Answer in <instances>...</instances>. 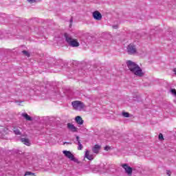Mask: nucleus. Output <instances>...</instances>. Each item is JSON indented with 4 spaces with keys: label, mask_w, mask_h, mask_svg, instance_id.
<instances>
[{
    "label": "nucleus",
    "mask_w": 176,
    "mask_h": 176,
    "mask_svg": "<svg viewBox=\"0 0 176 176\" xmlns=\"http://www.w3.org/2000/svg\"><path fill=\"white\" fill-rule=\"evenodd\" d=\"M126 65L133 75L139 76L140 78H142V76L145 75V73L142 72V69H141L140 65H137L135 63L131 60H128L126 62Z\"/></svg>",
    "instance_id": "nucleus-1"
},
{
    "label": "nucleus",
    "mask_w": 176,
    "mask_h": 176,
    "mask_svg": "<svg viewBox=\"0 0 176 176\" xmlns=\"http://www.w3.org/2000/svg\"><path fill=\"white\" fill-rule=\"evenodd\" d=\"M64 37L65 39V41L69 45V46H71V47H79L80 43L79 41H78V39L72 38V36L68 33L64 34Z\"/></svg>",
    "instance_id": "nucleus-2"
},
{
    "label": "nucleus",
    "mask_w": 176,
    "mask_h": 176,
    "mask_svg": "<svg viewBox=\"0 0 176 176\" xmlns=\"http://www.w3.org/2000/svg\"><path fill=\"white\" fill-rule=\"evenodd\" d=\"M92 173H105V165H91Z\"/></svg>",
    "instance_id": "nucleus-3"
},
{
    "label": "nucleus",
    "mask_w": 176,
    "mask_h": 176,
    "mask_svg": "<svg viewBox=\"0 0 176 176\" xmlns=\"http://www.w3.org/2000/svg\"><path fill=\"white\" fill-rule=\"evenodd\" d=\"M72 105L74 109H76V111H82V109L85 108V104L78 100L72 102Z\"/></svg>",
    "instance_id": "nucleus-4"
},
{
    "label": "nucleus",
    "mask_w": 176,
    "mask_h": 176,
    "mask_svg": "<svg viewBox=\"0 0 176 176\" xmlns=\"http://www.w3.org/2000/svg\"><path fill=\"white\" fill-rule=\"evenodd\" d=\"M126 52L128 54H136L137 47L134 44H129L126 47Z\"/></svg>",
    "instance_id": "nucleus-5"
},
{
    "label": "nucleus",
    "mask_w": 176,
    "mask_h": 176,
    "mask_svg": "<svg viewBox=\"0 0 176 176\" xmlns=\"http://www.w3.org/2000/svg\"><path fill=\"white\" fill-rule=\"evenodd\" d=\"M63 153L65 155L66 157H67V159H69L72 162H78V160L75 158V157L74 156V154L72 153L71 151H63Z\"/></svg>",
    "instance_id": "nucleus-6"
},
{
    "label": "nucleus",
    "mask_w": 176,
    "mask_h": 176,
    "mask_svg": "<svg viewBox=\"0 0 176 176\" xmlns=\"http://www.w3.org/2000/svg\"><path fill=\"white\" fill-rule=\"evenodd\" d=\"M122 168L125 170V173L127 174L129 176H131L133 174V168L130 167L127 164H122Z\"/></svg>",
    "instance_id": "nucleus-7"
},
{
    "label": "nucleus",
    "mask_w": 176,
    "mask_h": 176,
    "mask_svg": "<svg viewBox=\"0 0 176 176\" xmlns=\"http://www.w3.org/2000/svg\"><path fill=\"white\" fill-rule=\"evenodd\" d=\"M92 16L94 19V20H97L98 21H100L102 19V15L101 13L98 11H95L92 13Z\"/></svg>",
    "instance_id": "nucleus-8"
},
{
    "label": "nucleus",
    "mask_w": 176,
    "mask_h": 176,
    "mask_svg": "<svg viewBox=\"0 0 176 176\" xmlns=\"http://www.w3.org/2000/svg\"><path fill=\"white\" fill-rule=\"evenodd\" d=\"M100 149H101V146L100 144H95L92 148V152H94V153L98 154L100 153Z\"/></svg>",
    "instance_id": "nucleus-9"
},
{
    "label": "nucleus",
    "mask_w": 176,
    "mask_h": 176,
    "mask_svg": "<svg viewBox=\"0 0 176 176\" xmlns=\"http://www.w3.org/2000/svg\"><path fill=\"white\" fill-rule=\"evenodd\" d=\"M85 157L88 159V160H93L94 159V155L93 154H90V151H89V150H87L85 151Z\"/></svg>",
    "instance_id": "nucleus-10"
},
{
    "label": "nucleus",
    "mask_w": 176,
    "mask_h": 176,
    "mask_svg": "<svg viewBox=\"0 0 176 176\" xmlns=\"http://www.w3.org/2000/svg\"><path fill=\"white\" fill-rule=\"evenodd\" d=\"M67 127H68L69 130H70L73 133H76V131H78V129L76 128V126H74V124H72L71 123L67 124Z\"/></svg>",
    "instance_id": "nucleus-11"
},
{
    "label": "nucleus",
    "mask_w": 176,
    "mask_h": 176,
    "mask_svg": "<svg viewBox=\"0 0 176 176\" xmlns=\"http://www.w3.org/2000/svg\"><path fill=\"white\" fill-rule=\"evenodd\" d=\"M20 130H21L20 126H14L13 131L16 135H21V132Z\"/></svg>",
    "instance_id": "nucleus-12"
},
{
    "label": "nucleus",
    "mask_w": 176,
    "mask_h": 176,
    "mask_svg": "<svg viewBox=\"0 0 176 176\" xmlns=\"http://www.w3.org/2000/svg\"><path fill=\"white\" fill-rule=\"evenodd\" d=\"M75 120H76V122L77 123V124H80V125L83 124L84 121L82 119V117L78 116L76 117Z\"/></svg>",
    "instance_id": "nucleus-13"
},
{
    "label": "nucleus",
    "mask_w": 176,
    "mask_h": 176,
    "mask_svg": "<svg viewBox=\"0 0 176 176\" xmlns=\"http://www.w3.org/2000/svg\"><path fill=\"white\" fill-rule=\"evenodd\" d=\"M82 171L85 174H89L91 171V165H87Z\"/></svg>",
    "instance_id": "nucleus-14"
},
{
    "label": "nucleus",
    "mask_w": 176,
    "mask_h": 176,
    "mask_svg": "<svg viewBox=\"0 0 176 176\" xmlns=\"http://www.w3.org/2000/svg\"><path fill=\"white\" fill-rule=\"evenodd\" d=\"M21 142H23V144L27 145V146H30V145H31V142H30V140H28V138H21Z\"/></svg>",
    "instance_id": "nucleus-15"
},
{
    "label": "nucleus",
    "mask_w": 176,
    "mask_h": 176,
    "mask_svg": "<svg viewBox=\"0 0 176 176\" xmlns=\"http://www.w3.org/2000/svg\"><path fill=\"white\" fill-rule=\"evenodd\" d=\"M76 141H77V144L78 145V151H82V149H83V145H82V143H80V140H79V136H76Z\"/></svg>",
    "instance_id": "nucleus-16"
},
{
    "label": "nucleus",
    "mask_w": 176,
    "mask_h": 176,
    "mask_svg": "<svg viewBox=\"0 0 176 176\" xmlns=\"http://www.w3.org/2000/svg\"><path fill=\"white\" fill-rule=\"evenodd\" d=\"M21 116H22L23 118H24L26 120H29V121L32 120V118H31L30 116H28V114H27L26 113H23L21 114Z\"/></svg>",
    "instance_id": "nucleus-17"
},
{
    "label": "nucleus",
    "mask_w": 176,
    "mask_h": 176,
    "mask_svg": "<svg viewBox=\"0 0 176 176\" xmlns=\"http://www.w3.org/2000/svg\"><path fill=\"white\" fill-rule=\"evenodd\" d=\"M122 116H124V118H129L130 114L127 112H123L122 113Z\"/></svg>",
    "instance_id": "nucleus-18"
},
{
    "label": "nucleus",
    "mask_w": 176,
    "mask_h": 176,
    "mask_svg": "<svg viewBox=\"0 0 176 176\" xmlns=\"http://www.w3.org/2000/svg\"><path fill=\"white\" fill-rule=\"evenodd\" d=\"M170 93L175 96V97L176 98V89H170Z\"/></svg>",
    "instance_id": "nucleus-19"
},
{
    "label": "nucleus",
    "mask_w": 176,
    "mask_h": 176,
    "mask_svg": "<svg viewBox=\"0 0 176 176\" xmlns=\"http://www.w3.org/2000/svg\"><path fill=\"white\" fill-rule=\"evenodd\" d=\"M171 174H173V172L170 170H166V175L171 176Z\"/></svg>",
    "instance_id": "nucleus-20"
},
{
    "label": "nucleus",
    "mask_w": 176,
    "mask_h": 176,
    "mask_svg": "<svg viewBox=\"0 0 176 176\" xmlns=\"http://www.w3.org/2000/svg\"><path fill=\"white\" fill-rule=\"evenodd\" d=\"M22 53L23 54H25V56H27L28 57H30V53H28V52L27 51H23Z\"/></svg>",
    "instance_id": "nucleus-21"
},
{
    "label": "nucleus",
    "mask_w": 176,
    "mask_h": 176,
    "mask_svg": "<svg viewBox=\"0 0 176 176\" xmlns=\"http://www.w3.org/2000/svg\"><path fill=\"white\" fill-rule=\"evenodd\" d=\"M158 138H159V140H164V138H163V134H162V133L159 134Z\"/></svg>",
    "instance_id": "nucleus-22"
},
{
    "label": "nucleus",
    "mask_w": 176,
    "mask_h": 176,
    "mask_svg": "<svg viewBox=\"0 0 176 176\" xmlns=\"http://www.w3.org/2000/svg\"><path fill=\"white\" fill-rule=\"evenodd\" d=\"M104 151H111V146H106L104 147Z\"/></svg>",
    "instance_id": "nucleus-23"
},
{
    "label": "nucleus",
    "mask_w": 176,
    "mask_h": 176,
    "mask_svg": "<svg viewBox=\"0 0 176 176\" xmlns=\"http://www.w3.org/2000/svg\"><path fill=\"white\" fill-rule=\"evenodd\" d=\"M28 2L30 3H34V2H36V0H28Z\"/></svg>",
    "instance_id": "nucleus-24"
},
{
    "label": "nucleus",
    "mask_w": 176,
    "mask_h": 176,
    "mask_svg": "<svg viewBox=\"0 0 176 176\" xmlns=\"http://www.w3.org/2000/svg\"><path fill=\"white\" fill-rule=\"evenodd\" d=\"M113 28H114L115 30L118 29V25L113 26Z\"/></svg>",
    "instance_id": "nucleus-25"
},
{
    "label": "nucleus",
    "mask_w": 176,
    "mask_h": 176,
    "mask_svg": "<svg viewBox=\"0 0 176 176\" xmlns=\"http://www.w3.org/2000/svg\"><path fill=\"white\" fill-rule=\"evenodd\" d=\"M65 144H67V142H65Z\"/></svg>",
    "instance_id": "nucleus-26"
}]
</instances>
